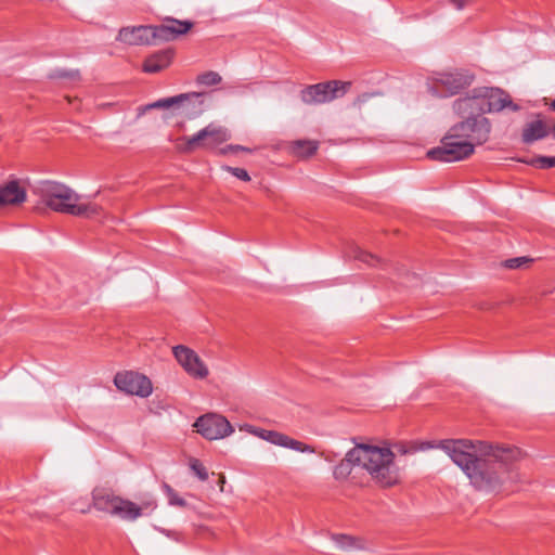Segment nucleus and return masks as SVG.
I'll return each instance as SVG.
<instances>
[{
  "mask_svg": "<svg viewBox=\"0 0 555 555\" xmlns=\"http://www.w3.org/2000/svg\"><path fill=\"white\" fill-rule=\"evenodd\" d=\"M172 353L177 362L191 377L205 379L209 375L208 366L193 349L178 345L172 348Z\"/></svg>",
  "mask_w": 555,
  "mask_h": 555,
  "instance_id": "f8f14e48",
  "label": "nucleus"
},
{
  "mask_svg": "<svg viewBox=\"0 0 555 555\" xmlns=\"http://www.w3.org/2000/svg\"><path fill=\"white\" fill-rule=\"evenodd\" d=\"M551 107H552V109L555 111V100L551 103Z\"/></svg>",
  "mask_w": 555,
  "mask_h": 555,
  "instance_id": "ea45409f",
  "label": "nucleus"
},
{
  "mask_svg": "<svg viewBox=\"0 0 555 555\" xmlns=\"http://www.w3.org/2000/svg\"><path fill=\"white\" fill-rule=\"evenodd\" d=\"M92 504L95 509L126 521L150 515L157 507L154 499H145L140 503L125 499L107 488H95L92 491Z\"/></svg>",
  "mask_w": 555,
  "mask_h": 555,
  "instance_id": "20e7f679",
  "label": "nucleus"
},
{
  "mask_svg": "<svg viewBox=\"0 0 555 555\" xmlns=\"http://www.w3.org/2000/svg\"><path fill=\"white\" fill-rule=\"evenodd\" d=\"M196 81L205 86H215L221 81V76L216 72H206L198 75Z\"/></svg>",
  "mask_w": 555,
  "mask_h": 555,
  "instance_id": "bb28decb",
  "label": "nucleus"
},
{
  "mask_svg": "<svg viewBox=\"0 0 555 555\" xmlns=\"http://www.w3.org/2000/svg\"><path fill=\"white\" fill-rule=\"evenodd\" d=\"M350 86L351 82L340 80L310 85L300 91V99L307 105L328 103L346 94Z\"/></svg>",
  "mask_w": 555,
  "mask_h": 555,
  "instance_id": "6e6552de",
  "label": "nucleus"
},
{
  "mask_svg": "<svg viewBox=\"0 0 555 555\" xmlns=\"http://www.w3.org/2000/svg\"><path fill=\"white\" fill-rule=\"evenodd\" d=\"M532 260L528 257H517V258H512V259H507L504 261V267L507 268V269H519V268H522L527 264H529Z\"/></svg>",
  "mask_w": 555,
  "mask_h": 555,
  "instance_id": "c85d7f7f",
  "label": "nucleus"
},
{
  "mask_svg": "<svg viewBox=\"0 0 555 555\" xmlns=\"http://www.w3.org/2000/svg\"><path fill=\"white\" fill-rule=\"evenodd\" d=\"M319 149V142L314 140H297L292 142V154L299 158H308L315 154Z\"/></svg>",
  "mask_w": 555,
  "mask_h": 555,
  "instance_id": "5701e85b",
  "label": "nucleus"
},
{
  "mask_svg": "<svg viewBox=\"0 0 555 555\" xmlns=\"http://www.w3.org/2000/svg\"><path fill=\"white\" fill-rule=\"evenodd\" d=\"M26 201V191L18 181L0 185V206H16Z\"/></svg>",
  "mask_w": 555,
  "mask_h": 555,
  "instance_id": "6ab92c4d",
  "label": "nucleus"
},
{
  "mask_svg": "<svg viewBox=\"0 0 555 555\" xmlns=\"http://www.w3.org/2000/svg\"><path fill=\"white\" fill-rule=\"evenodd\" d=\"M481 114L500 112L505 107H511L513 111H518L519 106L513 104L509 95L498 88H478Z\"/></svg>",
  "mask_w": 555,
  "mask_h": 555,
  "instance_id": "2eb2a0df",
  "label": "nucleus"
},
{
  "mask_svg": "<svg viewBox=\"0 0 555 555\" xmlns=\"http://www.w3.org/2000/svg\"><path fill=\"white\" fill-rule=\"evenodd\" d=\"M192 27V22L168 18L160 25L152 26L153 44L175 40L185 35Z\"/></svg>",
  "mask_w": 555,
  "mask_h": 555,
  "instance_id": "dca6fc26",
  "label": "nucleus"
},
{
  "mask_svg": "<svg viewBox=\"0 0 555 555\" xmlns=\"http://www.w3.org/2000/svg\"><path fill=\"white\" fill-rule=\"evenodd\" d=\"M172 55L173 52L169 49L154 53L144 61L143 70L149 74H155L165 69L171 63Z\"/></svg>",
  "mask_w": 555,
  "mask_h": 555,
  "instance_id": "412c9836",
  "label": "nucleus"
},
{
  "mask_svg": "<svg viewBox=\"0 0 555 555\" xmlns=\"http://www.w3.org/2000/svg\"><path fill=\"white\" fill-rule=\"evenodd\" d=\"M194 430L207 440H220L233 434L231 423L221 414L206 413L196 418Z\"/></svg>",
  "mask_w": 555,
  "mask_h": 555,
  "instance_id": "9d476101",
  "label": "nucleus"
},
{
  "mask_svg": "<svg viewBox=\"0 0 555 555\" xmlns=\"http://www.w3.org/2000/svg\"><path fill=\"white\" fill-rule=\"evenodd\" d=\"M222 169L227 172H230L231 175H233L234 177H236L237 179H240L242 181H245V182L250 181L249 173L243 168L223 166Z\"/></svg>",
  "mask_w": 555,
  "mask_h": 555,
  "instance_id": "7c9ffc66",
  "label": "nucleus"
},
{
  "mask_svg": "<svg viewBox=\"0 0 555 555\" xmlns=\"http://www.w3.org/2000/svg\"><path fill=\"white\" fill-rule=\"evenodd\" d=\"M480 107H481V102H480L478 89H475L470 95L465 96V98H460V99L455 100L453 103V109L459 115H464V114L473 115L476 113L481 114Z\"/></svg>",
  "mask_w": 555,
  "mask_h": 555,
  "instance_id": "aec40b11",
  "label": "nucleus"
},
{
  "mask_svg": "<svg viewBox=\"0 0 555 555\" xmlns=\"http://www.w3.org/2000/svg\"><path fill=\"white\" fill-rule=\"evenodd\" d=\"M441 146L431 149L427 156L440 162H457L467 158L474 153L476 144L470 141L459 139L457 134L447 133L442 139Z\"/></svg>",
  "mask_w": 555,
  "mask_h": 555,
  "instance_id": "1a4fd4ad",
  "label": "nucleus"
},
{
  "mask_svg": "<svg viewBox=\"0 0 555 555\" xmlns=\"http://www.w3.org/2000/svg\"><path fill=\"white\" fill-rule=\"evenodd\" d=\"M61 78H69L72 80L79 79V73L78 72H61L59 75Z\"/></svg>",
  "mask_w": 555,
  "mask_h": 555,
  "instance_id": "473e14b6",
  "label": "nucleus"
},
{
  "mask_svg": "<svg viewBox=\"0 0 555 555\" xmlns=\"http://www.w3.org/2000/svg\"><path fill=\"white\" fill-rule=\"evenodd\" d=\"M250 435L258 437L262 440H266L274 446L282 447L285 449H291L297 452L301 453H314L315 449L307 444L300 440L294 439L281 431L276 430H268L260 427H254L253 430H250Z\"/></svg>",
  "mask_w": 555,
  "mask_h": 555,
  "instance_id": "4468645a",
  "label": "nucleus"
},
{
  "mask_svg": "<svg viewBox=\"0 0 555 555\" xmlns=\"http://www.w3.org/2000/svg\"><path fill=\"white\" fill-rule=\"evenodd\" d=\"M443 450L478 491L498 492L519 480L515 463L521 457L517 448L491 444L480 440H443Z\"/></svg>",
  "mask_w": 555,
  "mask_h": 555,
  "instance_id": "f257e3e1",
  "label": "nucleus"
},
{
  "mask_svg": "<svg viewBox=\"0 0 555 555\" xmlns=\"http://www.w3.org/2000/svg\"><path fill=\"white\" fill-rule=\"evenodd\" d=\"M351 465L352 462L347 460V455L345 459L334 468V477L336 479H345L351 474Z\"/></svg>",
  "mask_w": 555,
  "mask_h": 555,
  "instance_id": "a878e982",
  "label": "nucleus"
},
{
  "mask_svg": "<svg viewBox=\"0 0 555 555\" xmlns=\"http://www.w3.org/2000/svg\"><path fill=\"white\" fill-rule=\"evenodd\" d=\"M37 194L41 203L55 212L89 219L102 212L101 206L83 201L78 193L64 183L46 181L37 188Z\"/></svg>",
  "mask_w": 555,
  "mask_h": 555,
  "instance_id": "7ed1b4c3",
  "label": "nucleus"
},
{
  "mask_svg": "<svg viewBox=\"0 0 555 555\" xmlns=\"http://www.w3.org/2000/svg\"><path fill=\"white\" fill-rule=\"evenodd\" d=\"M397 449L402 454H405L408 452V450L403 446H397Z\"/></svg>",
  "mask_w": 555,
  "mask_h": 555,
  "instance_id": "58836bf2",
  "label": "nucleus"
},
{
  "mask_svg": "<svg viewBox=\"0 0 555 555\" xmlns=\"http://www.w3.org/2000/svg\"><path fill=\"white\" fill-rule=\"evenodd\" d=\"M451 3L457 9H463L466 4L469 3L470 0H450Z\"/></svg>",
  "mask_w": 555,
  "mask_h": 555,
  "instance_id": "72a5a7b5",
  "label": "nucleus"
},
{
  "mask_svg": "<svg viewBox=\"0 0 555 555\" xmlns=\"http://www.w3.org/2000/svg\"><path fill=\"white\" fill-rule=\"evenodd\" d=\"M337 541L340 544V546L344 547V548L356 546V544H354L356 540L352 537H349V535H340L337 539Z\"/></svg>",
  "mask_w": 555,
  "mask_h": 555,
  "instance_id": "2f4dec72",
  "label": "nucleus"
},
{
  "mask_svg": "<svg viewBox=\"0 0 555 555\" xmlns=\"http://www.w3.org/2000/svg\"><path fill=\"white\" fill-rule=\"evenodd\" d=\"M474 81V75L466 69H453L435 73L429 78L434 92L443 96H452L468 88Z\"/></svg>",
  "mask_w": 555,
  "mask_h": 555,
  "instance_id": "0eeeda50",
  "label": "nucleus"
},
{
  "mask_svg": "<svg viewBox=\"0 0 555 555\" xmlns=\"http://www.w3.org/2000/svg\"><path fill=\"white\" fill-rule=\"evenodd\" d=\"M205 99L206 93L202 92L181 93L153 102L146 108H171L175 115L192 119L205 112Z\"/></svg>",
  "mask_w": 555,
  "mask_h": 555,
  "instance_id": "423d86ee",
  "label": "nucleus"
},
{
  "mask_svg": "<svg viewBox=\"0 0 555 555\" xmlns=\"http://www.w3.org/2000/svg\"><path fill=\"white\" fill-rule=\"evenodd\" d=\"M230 149H234V152H238V151H244V152H251L250 149L248 147H245L243 145H233V144H230Z\"/></svg>",
  "mask_w": 555,
  "mask_h": 555,
  "instance_id": "c9c22d12",
  "label": "nucleus"
},
{
  "mask_svg": "<svg viewBox=\"0 0 555 555\" xmlns=\"http://www.w3.org/2000/svg\"><path fill=\"white\" fill-rule=\"evenodd\" d=\"M192 27V22L168 18L160 25L152 26L153 44L175 40L185 35Z\"/></svg>",
  "mask_w": 555,
  "mask_h": 555,
  "instance_id": "f3484780",
  "label": "nucleus"
},
{
  "mask_svg": "<svg viewBox=\"0 0 555 555\" xmlns=\"http://www.w3.org/2000/svg\"><path fill=\"white\" fill-rule=\"evenodd\" d=\"M490 122L483 116L467 118L461 121L448 131L451 134H457L459 139L470 141L473 144L480 145L489 139Z\"/></svg>",
  "mask_w": 555,
  "mask_h": 555,
  "instance_id": "9b49d317",
  "label": "nucleus"
},
{
  "mask_svg": "<svg viewBox=\"0 0 555 555\" xmlns=\"http://www.w3.org/2000/svg\"><path fill=\"white\" fill-rule=\"evenodd\" d=\"M218 153L221 155H225V154L235 153V152H234V149H230V145H228L224 149L219 150Z\"/></svg>",
  "mask_w": 555,
  "mask_h": 555,
  "instance_id": "e433bc0d",
  "label": "nucleus"
},
{
  "mask_svg": "<svg viewBox=\"0 0 555 555\" xmlns=\"http://www.w3.org/2000/svg\"><path fill=\"white\" fill-rule=\"evenodd\" d=\"M230 138L231 134L227 128L211 122L193 135L177 139L176 149L182 153H191L197 149L212 150Z\"/></svg>",
  "mask_w": 555,
  "mask_h": 555,
  "instance_id": "39448f33",
  "label": "nucleus"
},
{
  "mask_svg": "<svg viewBox=\"0 0 555 555\" xmlns=\"http://www.w3.org/2000/svg\"><path fill=\"white\" fill-rule=\"evenodd\" d=\"M347 460L364 469L379 487H392L400 480L395 453L388 447L357 444L347 452Z\"/></svg>",
  "mask_w": 555,
  "mask_h": 555,
  "instance_id": "f03ea898",
  "label": "nucleus"
},
{
  "mask_svg": "<svg viewBox=\"0 0 555 555\" xmlns=\"http://www.w3.org/2000/svg\"><path fill=\"white\" fill-rule=\"evenodd\" d=\"M548 129L544 121L534 120L526 125L522 130V140L525 143H532L537 140L543 139L547 135Z\"/></svg>",
  "mask_w": 555,
  "mask_h": 555,
  "instance_id": "4be33fe9",
  "label": "nucleus"
},
{
  "mask_svg": "<svg viewBox=\"0 0 555 555\" xmlns=\"http://www.w3.org/2000/svg\"><path fill=\"white\" fill-rule=\"evenodd\" d=\"M351 256L354 259L362 261L364 263H367L369 266H372V267H375L380 262V260L375 255L367 253V251L361 249L360 247H354L352 249Z\"/></svg>",
  "mask_w": 555,
  "mask_h": 555,
  "instance_id": "b1692460",
  "label": "nucleus"
},
{
  "mask_svg": "<svg viewBox=\"0 0 555 555\" xmlns=\"http://www.w3.org/2000/svg\"><path fill=\"white\" fill-rule=\"evenodd\" d=\"M117 40L129 46L153 44L152 26L140 25L122 27L118 33Z\"/></svg>",
  "mask_w": 555,
  "mask_h": 555,
  "instance_id": "a211bd4d",
  "label": "nucleus"
},
{
  "mask_svg": "<svg viewBox=\"0 0 555 555\" xmlns=\"http://www.w3.org/2000/svg\"><path fill=\"white\" fill-rule=\"evenodd\" d=\"M425 448H434V446L430 443H427Z\"/></svg>",
  "mask_w": 555,
  "mask_h": 555,
  "instance_id": "a19ab883",
  "label": "nucleus"
},
{
  "mask_svg": "<svg viewBox=\"0 0 555 555\" xmlns=\"http://www.w3.org/2000/svg\"><path fill=\"white\" fill-rule=\"evenodd\" d=\"M526 164L540 169H546L555 167V156H539L530 160H524Z\"/></svg>",
  "mask_w": 555,
  "mask_h": 555,
  "instance_id": "393cba45",
  "label": "nucleus"
},
{
  "mask_svg": "<svg viewBox=\"0 0 555 555\" xmlns=\"http://www.w3.org/2000/svg\"><path fill=\"white\" fill-rule=\"evenodd\" d=\"M254 427H255L254 425H250V424H244L243 426H241V428H240V429H241V430H243V431H246V433L250 434V430H253V429H254Z\"/></svg>",
  "mask_w": 555,
  "mask_h": 555,
  "instance_id": "4c0bfd02",
  "label": "nucleus"
},
{
  "mask_svg": "<svg viewBox=\"0 0 555 555\" xmlns=\"http://www.w3.org/2000/svg\"><path fill=\"white\" fill-rule=\"evenodd\" d=\"M190 468L193 470V473L202 480L205 481L208 479V473L205 468V466L202 464V462L197 459H191L190 462Z\"/></svg>",
  "mask_w": 555,
  "mask_h": 555,
  "instance_id": "cd10ccee",
  "label": "nucleus"
},
{
  "mask_svg": "<svg viewBox=\"0 0 555 555\" xmlns=\"http://www.w3.org/2000/svg\"><path fill=\"white\" fill-rule=\"evenodd\" d=\"M164 489L166 491L168 501L171 505L185 506V501L182 498H180L172 488H170L168 485H165Z\"/></svg>",
  "mask_w": 555,
  "mask_h": 555,
  "instance_id": "c756f323",
  "label": "nucleus"
},
{
  "mask_svg": "<svg viewBox=\"0 0 555 555\" xmlns=\"http://www.w3.org/2000/svg\"><path fill=\"white\" fill-rule=\"evenodd\" d=\"M114 384L119 390L141 398L149 397L153 391L152 382L146 376L135 372L117 373Z\"/></svg>",
  "mask_w": 555,
  "mask_h": 555,
  "instance_id": "ddd939ff",
  "label": "nucleus"
},
{
  "mask_svg": "<svg viewBox=\"0 0 555 555\" xmlns=\"http://www.w3.org/2000/svg\"><path fill=\"white\" fill-rule=\"evenodd\" d=\"M373 94L364 93L357 98L354 104L361 105L362 103L366 102Z\"/></svg>",
  "mask_w": 555,
  "mask_h": 555,
  "instance_id": "f704fd0d",
  "label": "nucleus"
}]
</instances>
